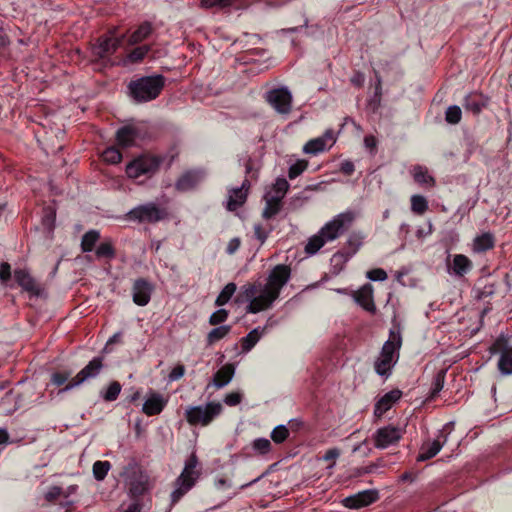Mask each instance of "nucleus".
Listing matches in <instances>:
<instances>
[{
	"label": "nucleus",
	"instance_id": "6e6d98bb",
	"mask_svg": "<svg viewBox=\"0 0 512 512\" xmlns=\"http://www.w3.org/2000/svg\"><path fill=\"white\" fill-rule=\"evenodd\" d=\"M254 450L260 454H267L271 449V442L266 438H258L253 441Z\"/></svg>",
	"mask_w": 512,
	"mask_h": 512
},
{
	"label": "nucleus",
	"instance_id": "8fccbe9b",
	"mask_svg": "<svg viewBox=\"0 0 512 512\" xmlns=\"http://www.w3.org/2000/svg\"><path fill=\"white\" fill-rule=\"evenodd\" d=\"M115 248L111 242H103L96 249V256L98 258L112 259L115 257Z\"/></svg>",
	"mask_w": 512,
	"mask_h": 512
},
{
	"label": "nucleus",
	"instance_id": "6ab92c4d",
	"mask_svg": "<svg viewBox=\"0 0 512 512\" xmlns=\"http://www.w3.org/2000/svg\"><path fill=\"white\" fill-rule=\"evenodd\" d=\"M167 403L168 398L164 397L159 392L151 391L142 406V412L147 416L159 415L164 410Z\"/></svg>",
	"mask_w": 512,
	"mask_h": 512
},
{
	"label": "nucleus",
	"instance_id": "5fc2aeb1",
	"mask_svg": "<svg viewBox=\"0 0 512 512\" xmlns=\"http://www.w3.org/2000/svg\"><path fill=\"white\" fill-rule=\"evenodd\" d=\"M228 318V311L225 309H219L211 314L209 317V324L216 326L225 322Z\"/></svg>",
	"mask_w": 512,
	"mask_h": 512
},
{
	"label": "nucleus",
	"instance_id": "a19ab883",
	"mask_svg": "<svg viewBox=\"0 0 512 512\" xmlns=\"http://www.w3.org/2000/svg\"><path fill=\"white\" fill-rule=\"evenodd\" d=\"M445 376H446V371L445 370L438 371L436 373V375L434 376L433 382H432L431 392H430V395H429V399L430 400H434L438 396L440 391L443 389L444 382H445Z\"/></svg>",
	"mask_w": 512,
	"mask_h": 512
},
{
	"label": "nucleus",
	"instance_id": "2f4dec72",
	"mask_svg": "<svg viewBox=\"0 0 512 512\" xmlns=\"http://www.w3.org/2000/svg\"><path fill=\"white\" fill-rule=\"evenodd\" d=\"M235 368L232 364L222 366L213 377L214 385L217 388H222L227 385L233 378Z\"/></svg>",
	"mask_w": 512,
	"mask_h": 512
},
{
	"label": "nucleus",
	"instance_id": "a211bd4d",
	"mask_svg": "<svg viewBox=\"0 0 512 512\" xmlns=\"http://www.w3.org/2000/svg\"><path fill=\"white\" fill-rule=\"evenodd\" d=\"M141 128L135 125H125L116 132V142L121 148L135 145L136 140L141 139Z\"/></svg>",
	"mask_w": 512,
	"mask_h": 512
},
{
	"label": "nucleus",
	"instance_id": "338daca9",
	"mask_svg": "<svg viewBox=\"0 0 512 512\" xmlns=\"http://www.w3.org/2000/svg\"><path fill=\"white\" fill-rule=\"evenodd\" d=\"M185 374V367L181 364L175 366L170 374H169V379L171 381H176V380H179L180 378H182Z\"/></svg>",
	"mask_w": 512,
	"mask_h": 512
},
{
	"label": "nucleus",
	"instance_id": "7c9ffc66",
	"mask_svg": "<svg viewBox=\"0 0 512 512\" xmlns=\"http://www.w3.org/2000/svg\"><path fill=\"white\" fill-rule=\"evenodd\" d=\"M463 106L467 111L478 115L486 106V101L482 94L471 93L464 98Z\"/></svg>",
	"mask_w": 512,
	"mask_h": 512
},
{
	"label": "nucleus",
	"instance_id": "5701e85b",
	"mask_svg": "<svg viewBox=\"0 0 512 512\" xmlns=\"http://www.w3.org/2000/svg\"><path fill=\"white\" fill-rule=\"evenodd\" d=\"M198 467V459L195 454H192L185 462V466L181 472V474L176 478L181 480L182 482L191 483V485L195 486L197 480L201 475V471L197 469Z\"/></svg>",
	"mask_w": 512,
	"mask_h": 512
},
{
	"label": "nucleus",
	"instance_id": "20e7f679",
	"mask_svg": "<svg viewBox=\"0 0 512 512\" xmlns=\"http://www.w3.org/2000/svg\"><path fill=\"white\" fill-rule=\"evenodd\" d=\"M164 159L161 155L143 153L127 164L126 174L132 179H138L142 176L151 178L159 171Z\"/></svg>",
	"mask_w": 512,
	"mask_h": 512
},
{
	"label": "nucleus",
	"instance_id": "680f3d73",
	"mask_svg": "<svg viewBox=\"0 0 512 512\" xmlns=\"http://www.w3.org/2000/svg\"><path fill=\"white\" fill-rule=\"evenodd\" d=\"M367 277L372 281H383L387 279V273L381 268H375L367 272Z\"/></svg>",
	"mask_w": 512,
	"mask_h": 512
},
{
	"label": "nucleus",
	"instance_id": "4d7b16f0",
	"mask_svg": "<svg viewBox=\"0 0 512 512\" xmlns=\"http://www.w3.org/2000/svg\"><path fill=\"white\" fill-rule=\"evenodd\" d=\"M70 376L71 373L69 371H57L52 374L51 382L59 387L64 385Z\"/></svg>",
	"mask_w": 512,
	"mask_h": 512
},
{
	"label": "nucleus",
	"instance_id": "ddd939ff",
	"mask_svg": "<svg viewBox=\"0 0 512 512\" xmlns=\"http://www.w3.org/2000/svg\"><path fill=\"white\" fill-rule=\"evenodd\" d=\"M266 99L279 114H289L292 109V95L286 87L270 90Z\"/></svg>",
	"mask_w": 512,
	"mask_h": 512
},
{
	"label": "nucleus",
	"instance_id": "603ef678",
	"mask_svg": "<svg viewBox=\"0 0 512 512\" xmlns=\"http://www.w3.org/2000/svg\"><path fill=\"white\" fill-rule=\"evenodd\" d=\"M288 189H289L288 181L285 178H277L272 187V190L275 193L273 196L279 197V199L283 200Z\"/></svg>",
	"mask_w": 512,
	"mask_h": 512
},
{
	"label": "nucleus",
	"instance_id": "3c124183",
	"mask_svg": "<svg viewBox=\"0 0 512 512\" xmlns=\"http://www.w3.org/2000/svg\"><path fill=\"white\" fill-rule=\"evenodd\" d=\"M289 436V429L285 425L276 426L271 432V439L276 444L283 443Z\"/></svg>",
	"mask_w": 512,
	"mask_h": 512
},
{
	"label": "nucleus",
	"instance_id": "09e8293b",
	"mask_svg": "<svg viewBox=\"0 0 512 512\" xmlns=\"http://www.w3.org/2000/svg\"><path fill=\"white\" fill-rule=\"evenodd\" d=\"M462 111L457 105L449 106L445 112V120L447 123L455 125L461 121Z\"/></svg>",
	"mask_w": 512,
	"mask_h": 512
},
{
	"label": "nucleus",
	"instance_id": "a878e982",
	"mask_svg": "<svg viewBox=\"0 0 512 512\" xmlns=\"http://www.w3.org/2000/svg\"><path fill=\"white\" fill-rule=\"evenodd\" d=\"M154 30L155 28L151 22L144 21L140 23L137 28L129 35L127 39V45L136 46L142 43L143 41L149 39Z\"/></svg>",
	"mask_w": 512,
	"mask_h": 512
},
{
	"label": "nucleus",
	"instance_id": "423d86ee",
	"mask_svg": "<svg viewBox=\"0 0 512 512\" xmlns=\"http://www.w3.org/2000/svg\"><path fill=\"white\" fill-rule=\"evenodd\" d=\"M223 410L221 403L209 402L205 406H191L185 411V419L191 426H208Z\"/></svg>",
	"mask_w": 512,
	"mask_h": 512
},
{
	"label": "nucleus",
	"instance_id": "72a5a7b5",
	"mask_svg": "<svg viewBox=\"0 0 512 512\" xmlns=\"http://www.w3.org/2000/svg\"><path fill=\"white\" fill-rule=\"evenodd\" d=\"M259 292L258 287L255 284H245L241 287L238 295L236 296L235 301L237 303L249 302L252 301Z\"/></svg>",
	"mask_w": 512,
	"mask_h": 512
},
{
	"label": "nucleus",
	"instance_id": "4c0bfd02",
	"mask_svg": "<svg viewBox=\"0 0 512 512\" xmlns=\"http://www.w3.org/2000/svg\"><path fill=\"white\" fill-rule=\"evenodd\" d=\"M413 177L419 184L434 185L435 183L434 178L428 174V170L421 165L414 166Z\"/></svg>",
	"mask_w": 512,
	"mask_h": 512
},
{
	"label": "nucleus",
	"instance_id": "f8f14e48",
	"mask_svg": "<svg viewBox=\"0 0 512 512\" xmlns=\"http://www.w3.org/2000/svg\"><path fill=\"white\" fill-rule=\"evenodd\" d=\"M290 277V267L278 264L271 270L265 287L275 296L279 297L282 288L288 283Z\"/></svg>",
	"mask_w": 512,
	"mask_h": 512
},
{
	"label": "nucleus",
	"instance_id": "c03bdc74",
	"mask_svg": "<svg viewBox=\"0 0 512 512\" xmlns=\"http://www.w3.org/2000/svg\"><path fill=\"white\" fill-rule=\"evenodd\" d=\"M103 160L109 164H118L122 160V153L118 147L111 146L102 153Z\"/></svg>",
	"mask_w": 512,
	"mask_h": 512
},
{
	"label": "nucleus",
	"instance_id": "de8ad7c7",
	"mask_svg": "<svg viewBox=\"0 0 512 512\" xmlns=\"http://www.w3.org/2000/svg\"><path fill=\"white\" fill-rule=\"evenodd\" d=\"M121 389L122 386L118 381H112L102 394V397L107 402L115 401L118 398Z\"/></svg>",
	"mask_w": 512,
	"mask_h": 512
},
{
	"label": "nucleus",
	"instance_id": "864d4df0",
	"mask_svg": "<svg viewBox=\"0 0 512 512\" xmlns=\"http://www.w3.org/2000/svg\"><path fill=\"white\" fill-rule=\"evenodd\" d=\"M308 163L304 160H299L292 164L288 170V177L292 180L301 175L307 168Z\"/></svg>",
	"mask_w": 512,
	"mask_h": 512
},
{
	"label": "nucleus",
	"instance_id": "bf43d9fd",
	"mask_svg": "<svg viewBox=\"0 0 512 512\" xmlns=\"http://www.w3.org/2000/svg\"><path fill=\"white\" fill-rule=\"evenodd\" d=\"M12 271L11 265L8 262H2L0 264V281L3 284H7L11 279Z\"/></svg>",
	"mask_w": 512,
	"mask_h": 512
},
{
	"label": "nucleus",
	"instance_id": "473e14b6",
	"mask_svg": "<svg viewBox=\"0 0 512 512\" xmlns=\"http://www.w3.org/2000/svg\"><path fill=\"white\" fill-rule=\"evenodd\" d=\"M194 486L191 483L182 482L179 479L174 481V490L170 494V506L176 505L184 495H186Z\"/></svg>",
	"mask_w": 512,
	"mask_h": 512
},
{
	"label": "nucleus",
	"instance_id": "e433bc0d",
	"mask_svg": "<svg viewBox=\"0 0 512 512\" xmlns=\"http://www.w3.org/2000/svg\"><path fill=\"white\" fill-rule=\"evenodd\" d=\"M236 289L237 286L235 283H228L217 296L215 305L220 307L227 304L236 292Z\"/></svg>",
	"mask_w": 512,
	"mask_h": 512
},
{
	"label": "nucleus",
	"instance_id": "9d476101",
	"mask_svg": "<svg viewBox=\"0 0 512 512\" xmlns=\"http://www.w3.org/2000/svg\"><path fill=\"white\" fill-rule=\"evenodd\" d=\"M103 368L101 357L93 358L84 368H82L75 377H73L60 392L71 390L82 384L88 379L95 378Z\"/></svg>",
	"mask_w": 512,
	"mask_h": 512
},
{
	"label": "nucleus",
	"instance_id": "4be33fe9",
	"mask_svg": "<svg viewBox=\"0 0 512 512\" xmlns=\"http://www.w3.org/2000/svg\"><path fill=\"white\" fill-rule=\"evenodd\" d=\"M402 396V392L398 389L385 393L375 404L374 415L378 418L382 417Z\"/></svg>",
	"mask_w": 512,
	"mask_h": 512
},
{
	"label": "nucleus",
	"instance_id": "69168bd1",
	"mask_svg": "<svg viewBox=\"0 0 512 512\" xmlns=\"http://www.w3.org/2000/svg\"><path fill=\"white\" fill-rule=\"evenodd\" d=\"M62 488L58 486H53L49 489V491L45 495V499L48 502L56 501L62 495Z\"/></svg>",
	"mask_w": 512,
	"mask_h": 512
},
{
	"label": "nucleus",
	"instance_id": "58836bf2",
	"mask_svg": "<svg viewBox=\"0 0 512 512\" xmlns=\"http://www.w3.org/2000/svg\"><path fill=\"white\" fill-rule=\"evenodd\" d=\"M110 469L111 463L109 461L98 460L94 462L92 467L93 476L97 481H103Z\"/></svg>",
	"mask_w": 512,
	"mask_h": 512
},
{
	"label": "nucleus",
	"instance_id": "c85d7f7f",
	"mask_svg": "<svg viewBox=\"0 0 512 512\" xmlns=\"http://www.w3.org/2000/svg\"><path fill=\"white\" fill-rule=\"evenodd\" d=\"M496 239L491 232H485L478 235L473 240V251L476 253H484L495 247Z\"/></svg>",
	"mask_w": 512,
	"mask_h": 512
},
{
	"label": "nucleus",
	"instance_id": "13d9d810",
	"mask_svg": "<svg viewBox=\"0 0 512 512\" xmlns=\"http://www.w3.org/2000/svg\"><path fill=\"white\" fill-rule=\"evenodd\" d=\"M380 101H381V82H380V80H378V84L375 88V94L368 101V106L370 107V109L373 112H375L378 109V107L380 106Z\"/></svg>",
	"mask_w": 512,
	"mask_h": 512
},
{
	"label": "nucleus",
	"instance_id": "dca6fc26",
	"mask_svg": "<svg viewBox=\"0 0 512 512\" xmlns=\"http://www.w3.org/2000/svg\"><path fill=\"white\" fill-rule=\"evenodd\" d=\"M379 498L376 490H364L343 499V505L349 509H360L366 507Z\"/></svg>",
	"mask_w": 512,
	"mask_h": 512
},
{
	"label": "nucleus",
	"instance_id": "052dcab7",
	"mask_svg": "<svg viewBox=\"0 0 512 512\" xmlns=\"http://www.w3.org/2000/svg\"><path fill=\"white\" fill-rule=\"evenodd\" d=\"M270 231H271V229L266 230L260 224L254 225V235H255V238L260 242V244H264V242L268 238Z\"/></svg>",
	"mask_w": 512,
	"mask_h": 512
},
{
	"label": "nucleus",
	"instance_id": "ea45409f",
	"mask_svg": "<svg viewBox=\"0 0 512 512\" xmlns=\"http://www.w3.org/2000/svg\"><path fill=\"white\" fill-rule=\"evenodd\" d=\"M327 241L325 238L321 235V232L319 231L318 234L313 235L309 240L308 243L305 246V251L308 254H315L318 252Z\"/></svg>",
	"mask_w": 512,
	"mask_h": 512
},
{
	"label": "nucleus",
	"instance_id": "1a4fd4ad",
	"mask_svg": "<svg viewBox=\"0 0 512 512\" xmlns=\"http://www.w3.org/2000/svg\"><path fill=\"white\" fill-rule=\"evenodd\" d=\"M403 436V430L399 427L388 425L376 430L373 434L374 446L378 449H386L397 444Z\"/></svg>",
	"mask_w": 512,
	"mask_h": 512
},
{
	"label": "nucleus",
	"instance_id": "aec40b11",
	"mask_svg": "<svg viewBox=\"0 0 512 512\" xmlns=\"http://www.w3.org/2000/svg\"><path fill=\"white\" fill-rule=\"evenodd\" d=\"M277 298L270 290L264 287L263 291L259 295H255L254 299L248 303L246 312L256 314L264 311L270 308Z\"/></svg>",
	"mask_w": 512,
	"mask_h": 512
},
{
	"label": "nucleus",
	"instance_id": "49530a36",
	"mask_svg": "<svg viewBox=\"0 0 512 512\" xmlns=\"http://www.w3.org/2000/svg\"><path fill=\"white\" fill-rule=\"evenodd\" d=\"M428 209V201L424 196L413 195L411 197V210L416 214H423Z\"/></svg>",
	"mask_w": 512,
	"mask_h": 512
},
{
	"label": "nucleus",
	"instance_id": "37998d69",
	"mask_svg": "<svg viewBox=\"0 0 512 512\" xmlns=\"http://www.w3.org/2000/svg\"><path fill=\"white\" fill-rule=\"evenodd\" d=\"M326 149V142L324 138H315L309 140L304 146V152L307 154H317Z\"/></svg>",
	"mask_w": 512,
	"mask_h": 512
},
{
	"label": "nucleus",
	"instance_id": "6e6552de",
	"mask_svg": "<svg viewBox=\"0 0 512 512\" xmlns=\"http://www.w3.org/2000/svg\"><path fill=\"white\" fill-rule=\"evenodd\" d=\"M353 220L354 214L352 212L340 213L320 229L321 235L327 242L333 241L349 228Z\"/></svg>",
	"mask_w": 512,
	"mask_h": 512
},
{
	"label": "nucleus",
	"instance_id": "bb28decb",
	"mask_svg": "<svg viewBox=\"0 0 512 512\" xmlns=\"http://www.w3.org/2000/svg\"><path fill=\"white\" fill-rule=\"evenodd\" d=\"M448 266L457 277H463L473 269L472 261L463 254H455L452 263Z\"/></svg>",
	"mask_w": 512,
	"mask_h": 512
},
{
	"label": "nucleus",
	"instance_id": "774afa93",
	"mask_svg": "<svg viewBox=\"0 0 512 512\" xmlns=\"http://www.w3.org/2000/svg\"><path fill=\"white\" fill-rule=\"evenodd\" d=\"M241 240L238 237L232 238L226 247V253L233 255L240 248Z\"/></svg>",
	"mask_w": 512,
	"mask_h": 512
},
{
	"label": "nucleus",
	"instance_id": "f257e3e1",
	"mask_svg": "<svg viewBox=\"0 0 512 512\" xmlns=\"http://www.w3.org/2000/svg\"><path fill=\"white\" fill-rule=\"evenodd\" d=\"M166 84L162 74L135 77L127 85V94L135 103H146L158 98Z\"/></svg>",
	"mask_w": 512,
	"mask_h": 512
},
{
	"label": "nucleus",
	"instance_id": "e2e57ef3",
	"mask_svg": "<svg viewBox=\"0 0 512 512\" xmlns=\"http://www.w3.org/2000/svg\"><path fill=\"white\" fill-rule=\"evenodd\" d=\"M55 218H56V215L52 209H50V208L45 209V215L43 216V219H42L43 225L48 229H52L54 227Z\"/></svg>",
	"mask_w": 512,
	"mask_h": 512
},
{
	"label": "nucleus",
	"instance_id": "7ed1b4c3",
	"mask_svg": "<svg viewBox=\"0 0 512 512\" xmlns=\"http://www.w3.org/2000/svg\"><path fill=\"white\" fill-rule=\"evenodd\" d=\"M402 346V336L400 324L393 321V327L389 331V338L384 343L380 357L375 361V370L381 375H387L392 366L399 358V350Z\"/></svg>",
	"mask_w": 512,
	"mask_h": 512
},
{
	"label": "nucleus",
	"instance_id": "0eeeda50",
	"mask_svg": "<svg viewBox=\"0 0 512 512\" xmlns=\"http://www.w3.org/2000/svg\"><path fill=\"white\" fill-rule=\"evenodd\" d=\"M491 354H499L498 370L503 375L512 374V345L504 335L499 336L489 347Z\"/></svg>",
	"mask_w": 512,
	"mask_h": 512
},
{
	"label": "nucleus",
	"instance_id": "cd10ccee",
	"mask_svg": "<svg viewBox=\"0 0 512 512\" xmlns=\"http://www.w3.org/2000/svg\"><path fill=\"white\" fill-rule=\"evenodd\" d=\"M151 50L152 45L150 44L138 45L127 51L125 57L122 59V62L125 65L141 63Z\"/></svg>",
	"mask_w": 512,
	"mask_h": 512
},
{
	"label": "nucleus",
	"instance_id": "b1692460",
	"mask_svg": "<svg viewBox=\"0 0 512 512\" xmlns=\"http://www.w3.org/2000/svg\"><path fill=\"white\" fill-rule=\"evenodd\" d=\"M355 301L366 311L375 314L376 306L373 299V287L365 284L355 293Z\"/></svg>",
	"mask_w": 512,
	"mask_h": 512
},
{
	"label": "nucleus",
	"instance_id": "39448f33",
	"mask_svg": "<svg viewBox=\"0 0 512 512\" xmlns=\"http://www.w3.org/2000/svg\"><path fill=\"white\" fill-rule=\"evenodd\" d=\"M122 476L125 477L130 497L134 502H139L150 489L148 474L136 463H129L124 467Z\"/></svg>",
	"mask_w": 512,
	"mask_h": 512
},
{
	"label": "nucleus",
	"instance_id": "79ce46f5",
	"mask_svg": "<svg viewBox=\"0 0 512 512\" xmlns=\"http://www.w3.org/2000/svg\"><path fill=\"white\" fill-rule=\"evenodd\" d=\"M231 330V326L222 325L216 328H213L207 335V343L208 345H212L217 341L223 339Z\"/></svg>",
	"mask_w": 512,
	"mask_h": 512
},
{
	"label": "nucleus",
	"instance_id": "9b49d317",
	"mask_svg": "<svg viewBox=\"0 0 512 512\" xmlns=\"http://www.w3.org/2000/svg\"><path fill=\"white\" fill-rule=\"evenodd\" d=\"M130 220H137L139 222L155 223L163 219L164 212L154 203L139 205L127 214Z\"/></svg>",
	"mask_w": 512,
	"mask_h": 512
},
{
	"label": "nucleus",
	"instance_id": "393cba45",
	"mask_svg": "<svg viewBox=\"0 0 512 512\" xmlns=\"http://www.w3.org/2000/svg\"><path fill=\"white\" fill-rule=\"evenodd\" d=\"M249 187L250 183L247 179H245L241 187L233 188L230 191L229 199L227 202V209L229 211H236L245 203Z\"/></svg>",
	"mask_w": 512,
	"mask_h": 512
},
{
	"label": "nucleus",
	"instance_id": "a18cd8bd",
	"mask_svg": "<svg viewBox=\"0 0 512 512\" xmlns=\"http://www.w3.org/2000/svg\"><path fill=\"white\" fill-rule=\"evenodd\" d=\"M237 0H201V6L206 9L222 10L232 6Z\"/></svg>",
	"mask_w": 512,
	"mask_h": 512
},
{
	"label": "nucleus",
	"instance_id": "c9c22d12",
	"mask_svg": "<svg viewBox=\"0 0 512 512\" xmlns=\"http://www.w3.org/2000/svg\"><path fill=\"white\" fill-rule=\"evenodd\" d=\"M100 239V233L97 230H89L81 240V249L83 252H91L94 250L96 243Z\"/></svg>",
	"mask_w": 512,
	"mask_h": 512
},
{
	"label": "nucleus",
	"instance_id": "412c9836",
	"mask_svg": "<svg viewBox=\"0 0 512 512\" xmlns=\"http://www.w3.org/2000/svg\"><path fill=\"white\" fill-rule=\"evenodd\" d=\"M205 178V171L202 169L189 170L182 174L176 182V189L188 191L196 187Z\"/></svg>",
	"mask_w": 512,
	"mask_h": 512
},
{
	"label": "nucleus",
	"instance_id": "f3484780",
	"mask_svg": "<svg viewBox=\"0 0 512 512\" xmlns=\"http://www.w3.org/2000/svg\"><path fill=\"white\" fill-rule=\"evenodd\" d=\"M153 285L145 278H138L132 286V299L138 306H146L151 299Z\"/></svg>",
	"mask_w": 512,
	"mask_h": 512
},
{
	"label": "nucleus",
	"instance_id": "0e129e2a",
	"mask_svg": "<svg viewBox=\"0 0 512 512\" xmlns=\"http://www.w3.org/2000/svg\"><path fill=\"white\" fill-rule=\"evenodd\" d=\"M241 401H242V395L239 392L228 393L224 398V402L228 406H236V405L240 404Z\"/></svg>",
	"mask_w": 512,
	"mask_h": 512
},
{
	"label": "nucleus",
	"instance_id": "c756f323",
	"mask_svg": "<svg viewBox=\"0 0 512 512\" xmlns=\"http://www.w3.org/2000/svg\"><path fill=\"white\" fill-rule=\"evenodd\" d=\"M265 208L262 212V217L266 220L272 219L282 209V199L279 197L272 196L270 193L266 194L265 197Z\"/></svg>",
	"mask_w": 512,
	"mask_h": 512
},
{
	"label": "nucleus",
	"instance_id": "2eb2a0df",
	"mask_svg": "<svg viewBox=\"0 0 512 512\" xmlns=\"http://www.w3.org/2000/svg\"><path fill=\"white\" fill-rule=\"evenodd\" d=\"M13 277L17 285L21 287L25 292L29 293L31 296L38 297L41 295V285L37 282V280L30 274V272L27 269H15L13 272Z\"/></svg>",
	"mask_w": 512,
	"mask_h": 512
},
{
	"label": "nucleus",
	"instance_id": "f704fd0d",
	"mask_svg": "<svg viewBox=\"0 0 512 512\" xmlns=\"http://www.w3.org/2000/svg\"><path fill=\"white\" fill-rule=\"evenodd\" d=\"M259 327L250 331L245 337L241 339V347L244 352L250 351L260 340L262 332Z\"/></svg>",
	"mask_w": 512,
	"mask_h": 512
},
{
	"label": "nucleus",
	"instance_id": "f03ea898",
	"mask_svg": "<svg viewBox=\"0 0 512 512\" xmlns=\"http://www.w3.org/2000/svg\"><path fill=\"white\" fill-rule=\"evenodd\" d=\"M125 37L126 34L115 36L114 32L99 36L91 45L92 62L104 68L118 64L112 56L121 47Z\"/></svg>",
	"mask_w": 512,
	"mask_h": 512
},
{
	"label": "nucleus",
	"instance_id": "4468645a",
	"mask_svg": "<svg viewBox=\"0 0 512 512\" xmlns=\"http://www.w3.org/2000/svg\"><path fill=\"white\" fill-rule=\"evenodd\" d=\"M448 434L449 432L446 431V428L444 427L439 431V434L435 440L432 442L425 441L420 448L417 461L424 462L435 457L447 442Z\"/></svg>",
	"mask_w": 512,
	"mask_h": 512
}]
</instances>
